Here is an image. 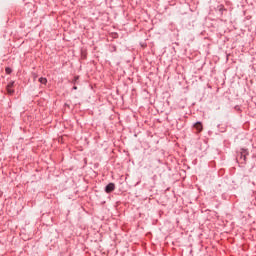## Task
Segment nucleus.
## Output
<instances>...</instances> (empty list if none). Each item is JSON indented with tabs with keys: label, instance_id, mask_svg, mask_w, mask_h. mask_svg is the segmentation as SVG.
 <instances>
[{
	"label": "nucleus",
	"instance_id": "4",
	"mask_svg": "<svg viewBox=\"0 0 256 256\" xmlns=\"http://www.w3.org/2000/svg\"><path fill=\"white\" fill-rule=\"evenodd\" d=\"M195 129L201 133V131H203V124H201V122H197L195 125H194Z\"/></svg>",
	"mask_w": 256,
	"mask_h": 256
},
{
	"label": "nucleus",
	"instance_id": "2",
	"mask_svg": "<svg viewBox=\"0 0 256 256\" xmlns=\"http://www.w3.org/2000/svg\"><path fill=\"white\" fill-rule=\"evenodd\" d=\"M246 159H247V150L243 149L240 153L241 163H245Z\"/></svg>",
	"mask_w": 256,
	"mask_h": 256
},
{
	"label": "nucleus",
	"instance_id": "6",
	"mask_svg": "<svg viewBox=\"0 0 256 256\" xmlns=\"http://www.w3.org/2000/svg\"><path fill=\"white\" fill-rule=\"evenodd\" d=\"M77 81H79V76L74 77L73 83L75 84V83H77Z\"/></svg>",
	"mask_w": 256,
	"mask_h": 256
},
{
	"label": "nucleus",
	"instance_id": "8",
	"mask_svg": "<svg viewBox=\"0 0 256 256\" xmlns=\"http://www.w3.org/2000/svg\"><path fill=\"white\" fill-rule=\"evenodd\" d=\"M73 89H74L75 91H77V86H74Z\"/></svg>",
	"mask_w": 256,
	"mask_h": 256
},
{
	"label": "nucleus",
	"instance_id": "5",
	"mask_svg": "<svg viewBox=\"0 0 256 256\" xmlns=\"http://www.w3.org/2000/svg\"><path fill=\"white\" fill-rule=\"evenodd\" d=\"M39 82L42 83V85H47V78H39Z\"/></svg>",
	"mask_w": 256,
	"mask_h": 256
},
{
	"label": "nucleus",
	"instance_id": "1",
	"mask_svg": "<svg viewBox=\"0 0 256 256\" xmlns=\"http://www.w3.org/2000/svg\"><path fill=\"white\" fill-rule=\"evenodd\" d=\"M15 85V82H10L7 86H6V91L8 93V95H13V93H15V90L13 89V86Z\"/></svg>",
	"mask_w": 256,
	"mask_h": 256
},
{
	"label": "nucleus",
	"instance_id": "7",
	"mask_svg": "<svg viewBox=\"0 0 256 256\" xmlns=\"http://www.w3.org/2000/svg\"><path fill=\"white\" fill-rule=\"evenodd\" d=\"M6 73L9 75L11 74V68H6Z\"/></svg>",
	"mask_w": 256,
	"mask_h": 256
},
{
	"label": "nucleus",
	"instance_id": "3",
	"mask_svg": "<svg viewBox=\"0 0 256 256\" xmlns=\"http://www.w3.org/2000/svg\"><path fill=\"white\" fill-rule=\"evenodd\" d=\"M105 191L107 193H113V191H115V184L114 183H110L106 186Z\"/></svg>",
	"mask_w": 256,
	"mask_h": 256
}]
</instances>
